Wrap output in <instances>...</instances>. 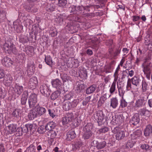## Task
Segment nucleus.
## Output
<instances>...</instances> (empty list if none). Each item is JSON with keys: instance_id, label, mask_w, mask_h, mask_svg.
I'll return each instance as SVG.
<instances>
[{"instance_id": "f257e3e1", "label": "nucleus", "mask_w": 152, "mask_h": 152, "mask_svg": "<svg viewBox=\"0 0 152 152\" xmlns=\"http://www.w3.org/2000/svg\"><path fill=\"white\" fill-rule=\"evenodd\" d=\"M22 128L18 127L17 125L15 124H11L6 127L5 132L9 134H12L15 133L17 130H22Z\"/></svg>"}, {"instance_id": "f03ea898", "label": "nucleus", "mask_w": 152, "mask_h": 152, "mask_svg": "<svg viewBox=\"0 0 152 152\" xmlns=\"http://www.w3.org/2000/svg\"><path fill=\"white\" fill-rule=\"evenodd\" d=\"M142 70L147 79L150 80V76L151 73V67L150 63H146V61H144L142 65Z\"/></svg>"}, {"instance_id": "7ed1b4c3", "label": "nucleus", "mask_w": 152, "mask_h": 152, "mask_svg": "<svg viewBox=\"0 0 152 152\" xmlns=\"http://www.w3.org/2000/svg\"><path fill=\"white\" fill-rule=\"evenodd\" d=\"M114 132L115 134L116 139L117 140H121L124 138L125 136V132L119 129L118 127H116L114 128Z\"/></svg>"}, {"instance_id": "20e7f679", "label": "nucleus", "mask_w": 152, "mask_h": 152, "mask_svg": "<svg viewBox=\"0 0 152 152\" xmlns=\"http://www.w3.org/2000/svg\"><path fill=\"white\" fill-rule=\"evenodd\" d=\"M57 133L55 131L53 130H49L45 134V136L48 139V140L51 143L54 141V139L56 137Z\"/></svg>"}, {"instance_id": "39448f33", "label": "nucleus", "mask_w": 152, "mask_h": 152, "mask_svg": "<svg viewBox=\"0 0 152 152\" xmlns=\"http://www.w3.org/2000/svg\"><path fill=\"white\" fill-rule=\"evenodd\" d=\"M37 95L35 94H31L28 98V103L30 108L33 107L37 102Z\"/></svg>"}, {"instance_id": "423d86ee", "label": "nucleus", "mask_w": 152, "mask_h": 152, "mask_svg": "<svg viewBox=\"0 0 152 152\" xmlns=\"http://www.w3.org/2000/svg\"><path fill=\"white\" fill-rule=\"evenodd\" d=\"M3 48L5 51H7L9 53L12 52L15 53L16 52L15 47L12 44H10L9 45L7 43H5L3 45Z\"/></svg>"}, {"instance_id": "0eeeda50", "label": "nucleus", "mask_w": 152, "mask_h": 152, "mask_svg": "<svg viewBox=\"0 0 152 152\" xmlns=\"http://www.w3.org/2000/svg\"><path fill=\"white\" fill-rule=\"evenodd\" d=\"M27 73L29 76L32 75L34 72L35 69V65L33 62L29 63L27 66Z\"/></svg>"}, {"instance_id": "6e6552de", "label": "nucleus", "mask_w": 152, "mask_h": 152, "mask_svg": "<svg viewBox=\"0 0 152 152\" xmlns=\"http://www.w3.org/2000/svg\"><path fill=\"white\" fill-rule=\"evenodd\" d=\"M1 61L3 65L7 67L11 66L13 63L11 59L7 57H4L2 60Z\"/></svg>"}, {"instance_id": "1a4fd4ad", "label": "nucleus", "mask_w": 152, "mask_h": 152, "mask_svg": "<svg viewBox=\"0 0 152 152\" xmlns=\"http://www.w3.org/2000/svg\"><path fill=\"white\" fill-rule=\"evenodd\" d=\"M152 133V125L150 124L147 125L144 131V134L145 136H149Z\"/></svg>"}, {"instance_id": "9d476101", "label": "nucleus", "mask_w": 152, "mask_h": 152, "mask_svg": "<svg viewBox=\"0 0 152 152\" xmlns=\"http://www.w3.org/2000/svg\"><path fill=\"white\" fill-rule=\"evenodd\" d=\"M38 83V81L37 77L33 76L30 79L29 84V86H32L31 87L34 88L37 86Z\"/></svg>"}, {"instance_id": "9b49d317", "label": "nucleus", "mask_w": 152, "mask_h": 152, "mask_svg": "<svg viewBox=\"0 0 152 152\" xmlns=\"http://www.w3.org/2000/svg\"><path fill=\"white\" fill-rule=\"evenodd\" d=\"M66 136V139L68 141H71L76 137V134L75 131L70 130L67 133Z\"/></svg>"}, {"instance_id": "f8f14e48", "label": "nucleus", "mask_w": 152, "mask_h": 152, "mask_svg": "<svg viewBox=\"0 0 152 152\" xmlns=\"http://www.w3.org/2000/svg\"><path fill=\"white\" fill-rule=\"evenodd\" d=\"M12 80L13 78L11 75H6L4 78V84L7 86H10L12 84Z\"/></svg>"}, {"instance_id": "ddd939ff", "label": "nucleus", "mask_w": 152, "mask_h": 152, "mask_svg": "<svg viewBox=\"0 0 152 152\" xmlns=\"http://www.w3.org/2000/svg\"><path fill=\"white\" fill-rule=\"evenodd\" d=\"M139 122V115L138 114L134 115L130 121V123L134 125H137Z\"/></svg>"}, {"instance_id": "4468645a", "label": "nucleus", "mask_w": 152, "mask_h": 152, "mask_svg": "<svg viewBox=\"0 0 152 152\" xmlns=\"http://www.w3.org/2000/svg\"><path fill=\"white\" fill-rule=\"evenodd\" d=\"M142 134V132L140 130H137L133 132L131 135L132 139H136L140 137Z\"/></svg>"}, {"instance_id": "2eb2a0df", "label": "nucleus", "mask_w": 152, "mask_h": 152, "mask_svg": "<svg viewBox=\"0 0 152 152\" xmlns=\"http://www.w3.org/2000/svg\"><path fill=\"white\" fill-rule=\"evenodd\" d=\"M52 84L53 87L56 89H61V88L62 83L58 79H57L52 80Z\"/></svg>"}, {"instance_id": "dca6fc26", "label": "nucleus", "mask_w": 152, "mask_h": 152, "mask_svg": "<svg viewBox=\"0 0 152 152\" xmlns=\"http://www.w3.org/2000/svg\"><path fill=\"white\" fill-rule=\"evenodd\" d=\"M118 100L116 97H113L110 99V106L113 108H116L118 106Z\"/></svg>"}, {"instance_id": "f3484780", "label": "nucleus", "mask_w": 152, "mask_h": 152, "mask_svg": "<svg viewBox=\"0 0 152 152\" xmlns=\"http://www.w3.org/2000/svg\"><path fill=\"white\" fill-rule=\"evenodd\" d=\"M35 108L38 115L40 116L44 114L46 112V110L45 108L43 107L37 106L35 107Z\"/></svg>"}, {"instance_id": "a211bd4d", "label": "nucleus", "mask_w": 152, "mask_h": 152, "mask_svg": "<svg viewBox=\"0 0 152 152\" xmlns=\"http://www.w3.org/2000/svg\"><path fill=\"white\" fill-rule=\"evenodd\" d=\"M37 115L38 114L35 107L34 109L31 110L28 116L30 119L32 120L37 117Z\"/></svg>"}, {"instance_id": "6ab92c4d", "label": "nucleus", "mask_w": 152, "mask_h": 152, "mask_svg": "<svg viewBox=\"0 0 152 152\" xmlns=\"http://www.w3.org/2000/svg\"><path fill=\"white\" fill-rule=\"evenodd\" d=\"M145 100L142 99H140L136 100L134 107H140L145 104Z\"/></svg>"}, {"instance_id": "aec40b11", "label": "nucleus", "mask_w": 152, "mask_h": 152, "mask_svg": "<svg viewBox=\"0 0 152 152\" xmlns=\"http://www.w3.org/2000/svg\"><path fill=\"white\" fill-rule=\"evenodd\" d=\"M56 126V124L53 122H50L48 123L45 126L46 130H52V129L54 128Z\"/></svg>"}, {"instance_id": "412c9836", "label": "nucleus", "mask_w": 152, "mask_h": 152, "mask_svg": "<svg viewBox=\"0 0 152 152\" xmlns=\"http://www.w3.org/2000/svg\"><path fill=\"white\" fill-rule=\"evenodd\" d=\"M132 83L134 85L137 87L139 86V83L140 80L138 77L134 76L132 79Z\"/></svg>"}, {"instance_id": "4be33fe9", "label": "nucleus", "mask_w": 152, "mask_h": 152, "mask_svg": "<svg viewBox=\"0 0 152 152\" xmlns=\"http://www.w3.org/2000/svg\"><path fill=\"white\" fill-rule=\"evenodd\" d=\"M28 95V92L26 91H24L22 95V97L21 99V102L22 104H24L26 103Z\"/></svg>"}, {"instance_id": "5701e85b", "label": "nucleus", "mask_w": 152, "mask_h": 152, "mask_svg": "<svg viewBox=\"0 0 152 152\" xmlns=\"http://www.w3.org/2000/svg\"><path fill=\"white\" fill-rule=\"evenodd\" d=\"M71 120V117H70L68 115H67L62 118V121L63 125H64L68 124Z\"/></svg>"}, {"instance_id": "b1692460", "label": "nucleus", "mask_w": 152, "mask_h": 152, "mask_svg": "<svg viewBox=\"0 0 152 152\" xmlns=\"http://www.w3.org/2000/svg\"><path fill=\"white\" fill-rule=\"evenodd\" d=\"M15 91L17 94L19 95L21 94L23 91V87L22 86L16 85Z\"/></svg>"}, {"instance_id": "393cba45", "label": "nucleus", "mask_w": 152, "mask_h": 152, "mask_svg": "<svg viewBox=\"0 0 152 152\" xmlns=\"http://www.w3.org/2000/svg\"><path fill=\"white\" fill-rule=\"evenodd\" d=\"M50 35L52 37H54L57 36L58 32L56 28L54 27H52L51 28L49 32Z\"/></svg>"}, {"instance_id": "a878e982", "label": "nucleus", "mask_w": 152, "mask_h": 152, "mask_svg": "<svg viewBox=\"0 0 152 152\" xmlns=\"http://www.w3.org/2000/svg\"><path fill=\"white\" fill-rule=\"evenodd\" d=\"M92 133L91 131L84 132L83 137L85 139H89L92 135Z\"/></svg>"}, {"instance_id": "bb28decb", "label": "nucleus", "mask_w": 152, "mask_h": 152, "mask_svg": "<svg viewBox=\"0 0 152 152\" xmlns=\"http://www.w3.org/2000/svg\"><path fill=\"white\" fill-rule=\"evenodd\" d=\"M55 6L54 4H48L47 5L46 7V9L49 12L53 11L55 9Z\"/></svg>"}, {"instance_id": "cd10ccee", "label": "nucleus", "mask_w": 152, "mask_h": 152, "mask_svg": "<svg viewBox=\"0 0 152 152\" xmlns=\"http://www.w3.org/2000/svg\"><path fill=\"white\" fill-rule=\"evenodd\" d=\"M92 124L88 123L84 127L83 129V132L91 131V130L92 129Z\"/></svg>"}, {"instance_id": "c85d7f7f", "label": "nucleus", "mask_w": 152, "mask_h": 152, "mask_svg": "<svg viewBox=\"0 0 152 152\" xmlns=\"http://www.w3.org/2000/svg\"><path fill=\"white\" fill-rule=\"evenodd\" d=\"M115 118V123L116 124H120L123 121L122 117L121 115H118Z\"/></svg>"}, {"instance_id": "c756f323", "label": "nucleus", "mask_w": 152, "mask_h": 152, "mask_svg": "<svg viewBox=\"0 0 152 152\" xmlns=\"http://www.w3.org/2000/svg\"><path fill=\"white\" fill-rule=\"evenodd\" d=\"M67 18L66 16H65L64 15H60L56 20L58 21V23L61 24Z\"/></svg>"}, {"instance_id": "7c9ffc66", "label": "nucleus", "mask_w": 152, "mask_h": 152, "mask_svg": "<svg viewBox=\"0 0 152 152\" xmlns=\"http://www.w3.org/2000/svg\"><path fill=\"white\" fill-rule=\"evenodd\" d=\"M113 67L111 65H107L105 68V72L106 73L111 72L113 70Z\"/></svg>"}, {"instance_id": "2f4dec72", "label": "nucleus", "mask_w": 152, "mask_h": 152, "mask_svg": "<svg viewBox=\"0 0 152 152\" xmlns=\"http://www.w3.org/2000/svg\"><path fill=\"white\" fill-rule=\"evenodd\" d=\"M117 88H118L119 95L121 98L124 97L125 91L124 90L123 88L121 86L119 87L118 85Z\"/></svg>"}, {"instance_id": "473e14b6", "label": "nucleus", "mask_w": 152, "mask_h": 152, "mask_svg": "<svg viewBox=\"0 0 152 152\" xmlns=\"http://www.w3.org/2000/svg\"><path fill=\"white\" fill-rule=\"evenodd\" d=\"M45 61L47 64L51 66L52 64V58L50 56H45Z\"/></svg>"}, {"instance_id": "72a5a7b5", "label": "nucleus", "mask_w": 152, "mask_h": 152, "mask_svg": "<svg viewBox=\"0 0 152 152\" xmlns=\"http://www.w3.org/2000/svg\"><path fill=\"white\" fill-rule=\"evenodd\" d=\"M96 116L99 121V122L102 121L104 118L103 112L101 111H99L97 114Z\"/></svg>"}, {"instance_id": "f704fd0d", "label": "nucleus", "mask_w": 152, "mask_h": 152, "mask_svg": "<svg viewBox=\"0 0 152 152\" xmlns=\"http://www.w3.org/2000/svg\"><path fill=\"white\" fill-rule=\"evenodd\" d=\"M127 105V103L124 99V97L121 98L120 100V107L124 108L126 107Z\"/></svg>"}, {"instance_id": "c9c22d12", "label": "nucleus", "mask_w": 152, "mask_h": 152, "mask_svg": "<svg viewBox=\"0 0 152 152\" xmlns=\"http://www.w3.org/2000/svg\"><path fill=\"white\" fill-rule=\"evenodd\" d=\"M148 89V84L145 81L142 82V91L143 92L146 91Z\"/></svg>"}, {"instance_id": "e433bc0d", "label": "nucleus", "mask_w": 152, "mask_h": 152, "mask_svg": "<svg viewBox=\"0 0 152 152\" xmlns=\"http://www.w3.org/2000/svg\"><path fill=\"white\" fill-rule=\"evenodd\" d=\"M20 110L19 109H16L13 112L12 115L17 118H18L20 116Z\"/></svg>"}, {"instance_id": "4c0bfd02", "label": "nucleus", "mask_w": 152, "mask_h": 152, "mask_svg": "<svg viewBox=\"0 0 152 152\" xmlns=\"http://www.w3.org/2000/svg\"><path fill=\"white\" fill-rule=\"evenodd\" d=\"M35 147L33 145H31L25 151V152H35Z\"/></svg>"}, {"instance_id": "58836bf2", "label": "nucleus", "mask_w": 152, "mask_h": 152, "mask_svg": "<svg viewBox=\"0 0 152 152\" xmlns=\"http://www.w3.org/2000/svg\"><path fill=\"white\" fill-rule=\"evenodd\" d=\"M40 91L41 92L45 93L48 91V87L45 84H43L40 87Z\"/></svg>"}, {"instance_id": "ea45409f", "label": "nucleus", "mask_w": 152, "mask_h": 152, "mask_svg": "<svg viewBox=\"0 0 152 152\" xmlns=\"http://www.w3.org/2000/svg\"><path fill=\"white\" fill-rule=\"evenodd\" d=\"M60 94L58 91L54 92L51 95V99L53 100L56 99L59 96Z\"/></svg>"}, {"instance_id": "a19ab883", "label": "nucleus", "mask_w": 152, "mask_h": 152, "mask_svg": "<svg viewBox=\"0 0 152 152\" xmlns=\"http://www.w3.org/2000/svg\"><path fill=\"white\" fill-rule=\"evenodd\" d=\"M95 90L94 86H91L88 87L86 90V93L87 94H90L93 93Z\"/></svg>"}, {"instance_id": "79ce46f5", "label": "nucleus", "mask_w": 152, "mask_h": 152, "mask_svg": "<svg viewBox=\"0 0 152 152\" xmlns=\"http://www.w3.org/2000/svg\"><path fill=\"white\" fill-rule=\"evenodd\" d=\"M116 90V84L112 83L110 89L109 91L110 94H113Z\"/></svg>"}, {"instance_id": "37998d69", "label": "nucleus", "mask_w": 152, "mask_h": 152, "mask_svg": "<svg viewBox=\"0 0 152 152\" xmlns=\"http://www.w3.org/2000/svg\"><path fill=\"white\" fill-rule=\"evenodd\" d=\"M59 2L58 5L59 7H64L66 5L67 1L66 0H60Z\"/></svg>"}, {"instance_id": "c03bdc74", "label": "nucleus", "mask_w": 152, "mask_h": 152, "mask_svg": "<svg viewBox=\"0 0 152 152\" xmlns=\"http://www.w3.org/2000/svg\"><path fill=\"white\" fill-rule=\"evenodd\" d=\"M134 144L131 141H129L126 143L125 145L126 148L127 149H129L132 147Z\"/></svg>"}, {"instance_id": "a18cd8bd", "label": "nucleus", "mask_w": 152, "mask_h": 152, "mask_svg": "<svg viewBox=\"0 0 152 152\" xmlns=\"http://www.w3.org/2000/svg\"><path fill=\"white\" fill-rule=\"evenodd\" d=\"M106 145V142L105 141H103L100 143H97V148L98 149H101L103 148Z\"/></svg>"}, {"instance_id": "49530a36", "label": "nucleus", "mask_w": 152, "mask_h": 152, "mask_svg": "<svg viewBox=\"0 0 152 152\" xmlns=\"http://www.w3.org/2000/svg\"><path fill=\"white\" fill-rule=\"evenodd\" d=\"M140 147L142 149L147 151L150 149V146L147 144H142L141 145Z\"/></svg>"}, {"instance_id": "de8ad7c7", "label": "nucleus", "mask_w": 152, "mask_h": 152, "mask_svg": "<svg viewBox=\"0 0 152 152\" xmlns=\"http://www.w3.org/2000/svg\"><path fill=\"white\" fill-rule=\"evenodd\" d=\"M63 107L64 108H65V110H69L72 107L71 106V102H69L64 105Z\"/></svg>"}, {"instance_id": "09e8293b", "label": "nucleus", "mask_w": 152, "mask_h": 152, "mask_svg": "<svg viewBox=\"0 0 152 152\" xmlns=\"http://www.w3.org/2000/svg\"><path fill=\"white\" fill-rule=\"evenodd\" d=\"M79 99H76L74 100L71 103V106L73 108L76 106L78 103L79 102Z\"/></svg>"}, {"instance_id": "8fccbe9b", "label": "nucleus", "mask_w": 152, "mask_h": 152, "mask_svg": "<svg viewBox=\"0 0 152 152\" xmlns=\"http://www.w3.org/2000/svg\"><path fill=\"white\" fill-rule=\"evenodd\" d=\"M148 111L145 108L140 109L139 111V113L141 115H145L147 112Z\"/></svg>"}, {"instance_id": "3c124183", "label": "nucleus", "mask_w": 152, "mask_h": 152, "mask_svg": "<svg viewBox=\"0 0 152 152\" xmlns=\"http://www.w3.org/2000/svg\"><path fill=\"white\" fill-rule=\"evenodd\" d=\"M71 59L72 61L74 62V64H73L72 66L76 67H78L79 66V63L77 60L73 58H72Z\"/></svg>"}, {"instance_id": "603ef678", "label": "nucleus", "mask_w": 152, "mask_h": 152, "mask_svg": "<svg viewBox=\"0 0 152 152\" xmlns=\"http://www.w3.org/2000/svg\"><path fill=\"white\" fill-rule=\"evenodd\" d=\"M16 72L19 76H21L23 75V73L21 69L20 68H17L16 69Z\"/></svg>"}, {"instance_id": "864d4df0", "label": "nucleus", "mask_w": 152, "mask_h": 152, "mask_svg": "<svg viewBox=\"0 0 152 152\" xmlns=\"http://www.w3.org/2000/svg\"><path fill=\"white\" fill-rule=\"evenodd\" d=\"M106 45L109 46H111V48H112L114 46L113 40L110 39L107 40L106 42Z\"/></svg>"}, {"instance_id": "5fc2aeb1", "label": "nucleus", "mask_w": 152, "mask_h": 152, "mask_svg": "<svg viewBox=\"0 0 152 152\" xmlns=\"http://www.w3.org/2000/svg\"><path fill=\"white\" fill-rule=\"evenodd\" d=\"M45 127L43 126H42L38 129V131L39 133L43 134L45 132Z\"/></svg>"}, {"instance_id": "6e6d98bb", "label": "nucleus", "mask_w": 152, "mask_h": 152, "mask_svg": "<svg viewBox=\"0 0 152 152\" xmlns=\"http://www.w3.org/2000/svg\"><path fill=\"white\" fill-rule=\"evenodd\" d=\"M108 130V128L107 127H105L102 129H101L98 130L99 133H105L107 132Z\"/></svg>"}, {"instance_id": "4d7b16f0", "label": "nucleus", "mask_w": 152, "mask_h": 152, "mask_svg": "<svg viewBox=\"0 0 152 152\" xmlns=\"http://www.w3.org/2000/svg\"><path fill=\"white\" fill-rule=\"evenodd\" d=\"M26 128L28 131L29 130H31L33 128V125L31 124H27L26 125Z\"/></svg>"}, {"instance_id": "13d9d810", "label": "nucleus", "mask_w": 152, "mask_h": 152, "mask_svg": "<svg viewBox=\"0 0 152 152\" xmlns=\"http://www.w3.org/2000/svg\"><path fill=\"white\" fill-rule=\"evenodd\" d=\"M132 20L134 22L138 21L140 19V17L138 16H134L132 17Z\"/></svg>"}, {"instance_id": "bf43d9fd", "label": "nucleus", "mask_w": 152, "mask_h": 152, "mask_svg": "<svg viewBox=\"0 0 152 152\" xmlns=\"http://www.w3.org/2000/svg\"><path fill=\"white\" fill-rule=\"evenodd\" d=\"M5 75L4 71L3 69H0V79L3 78Z\"/></svg>"}, {"instance_id": "052dcab7", "label": "nucleus", "mask_w": 152, "mask_h": 152, "mask_svg": "<svg viewBox=\"0 0 152 152\" xmlns=\"http://www.w3.org/2000/svg\"><path fill=\"white\" fill-rule=\"evenodd\" d=\"M82 145V143L80 141H78L75 143V146L76 148H79Z\"/></svg>"}, {"instance_id": "680f3d73", "label": "nucleus", "mask_w": 152, "mask_h": 152, "mask_svg": "<svg viewBox=\"0 0 152 152\" xmlns=\"http://www.w3.org/2000/svg\"><path fill=\"white\" fill-rule=\"evenodd\" d=\"M118 75H114V81L112 83L114 84H116V83L117 82V81L118 80Z\"/></svg>"}, {"instance_id": "e2e57ef3", "label": "nucleus", "mask_w": 152, "mask_h": 152, "mask_svg": "<svg viewBox=\"0 0 152 152\" xmlns=\"http://www.w3.org/2000/svg\"><path fill=\"white\" fill-rule=\"evenodd\" d=\"M120 69V65H118V66L117 68L116 69L115 72V73L114 74V75H119L118 72H119Z\"/></svg>"}, {"instance_id": "0e129e2a", "label": "nucleus", "mask_w": 152, "mask_h": 152, "mask_svg": "<svg viewBox=\"0 0 152 152\" xmlns=\"http://www.w3.org/2000/svg\"><path fill=\"white\" fill-rule=\"evenodd\" d=\"M49 112V113L50 115L53 118L55 116V115L51 111V110H50L49 109L48 110Z\"/></svg>"}, {"instance_id": "69168bd1", "label": "nucleus", "mask_w": 152, "mask_h": 152, "mask_svg": "<svg viewBox=\"0 0 152 152\" xmlns=\"http://www.w3.org/2000/svg\"><path fill=\"white\" fill-rule=\"evenodd\" d=\"M78 88L80 90H81L84 89L85 88V86L83 84L80 85L78 86Z\"/></svg>"}, {"instance_id": "338daca9", "label": "nucleus", "mask_w": 152, "mask_h": 152, "mask_svg": "<svg viewBox=\"0 0 152 152\" xmlns=\"http://www.w3.org/2000/svg\"><path fill=\"white\" fill-rule=\"evenodd\" d=\"M100 100H101L102 102H101L104 103V101L106 100V98L104 96H103L100 97Z\"/></svg>"}, {"instance_id": "774afa93", "label": "nucleus", "mask_w": 152, "mask_h": 152, "mask_svg": "<svg viewBox=\"0 0 152 152\" xmlns=\"http://www.w3.org/2000/svg\"><path fill=\"white\" fill-rule=\"evenodd\" d=\"M148 104L150 107H152V98L148 100Z\"/></svg>"}]
</instances>
